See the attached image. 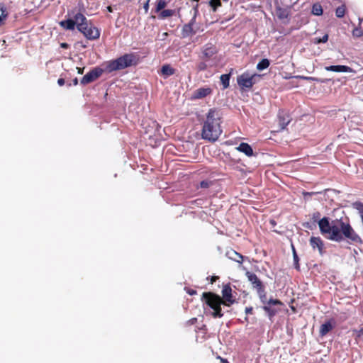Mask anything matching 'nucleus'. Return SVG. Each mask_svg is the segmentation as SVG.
Wrapping results in <instances>:
<instances>
[{
  "label": "nucleus",
  "mask_w": 363,
  "mask_h": 363,
  "mask_svg": "<svg viewBox=\"0 0 363 363\" xmlns=\"http://www.w3.org/2000/svg\"><path fill=\"white\" fill-rule=\"evenodd\" d=\"M318 226L321 234L330 240L337 242L346 241L349 244L361 241L347 217L337 218L331 222L329 218L323 217L319 220Z\"/></svg>",
  "instance_id": "nucleus-1"
},
{
  "label": "nucleus",
  "mask_w": 363,
  "mask_h": 363,
  "mask_svg": "<svg viewBox=\"0 0 363 363\" xmlns=\"http://www.w3.org/2000/svg\"><path fill=\"white\" fill-rule=\"evenodd\" d=\"M136 63L137 58L134 54H125L116 60L108 61L105 69L99 67L93 68L82 78L80 83L82 85H86L99 79L104 72L111 73L114 71L123 69L136 65Z\"/></svg>",
  "instance_id": "nucleus-2"
},
{
  "label": "nucleus",
  "mask_w": 363,
  "mask_h": 363,
  "mask_svg": "<svg viewBox=\"0 0 363 363\" xmlns=\"http://www.w3.org/2000/svg\"><path fill=\"white\" fill-rule=\"evenodd\" d=\"M221 122L220 113L214 108L210 109L203 124L202 138L211 142L216 141L222 133Z\"/></svg>",
  "instance_id": "nucleus-3"
},
{
  "label": "nucleus",
  "mask_w": 363,
  "mask_h": 363,
  "mask_svg": "<svg viewBox=\"0 0 363 363\" xmlns=\"http://www.w3.org/2000/svg\"><path fill=\"white\" fill-rule=\"evenodd\" d=\"M203 301L213 309L212 316L215 318H221L223 313L221 310V304H223L222 298L212 292H204L202 295Z\"/></svg>",
  "instance_id": "nucleus-4"
},
{
  "label": "nucleus",
  "mask_w": 363,
  "mask_h": 363,
  "mask_svg": "<svg viewBox=\"0 0 363 363\" xmlns=\"http://www.w3.org/2000/svg\"><path fill=\"white\" fill-rule=\"evenodd\" d=\"M256 77V74L251 75L248 72H244L242 74L238 76V84L242 90L251 89L255 84V78Z\"/></svg>",
  "instance_id": "nucleus-5"
},
{
  "label": "nucleus",
  "mask_w": 363,
  "mask_h": 363,
  "mask_svg": "<svg viewBox=\"0 0 363 363\" xmlns=\"http://www.w3.org/2000/svg\"><path fill=\"white\" fill-rule=\"evenodd\" d=\"M283 303L279 299L270 298L267 303L263 306L262 308L267 314L269 318H272L279 312V309L276 308V306H282Z\"/></svg>",
  "instance_id": "nucleus-6"
},
{
  "label": "nucleus",
  "mask_w": 363,
  "mask_h": 363,
  "mask_svg": "<svg viewBox=\"0 0 363 363\" xmlns=\"http://www.w3.org/2000/svg\"><path fill=\"white\" fill-rule=\"evenodd\" d=\"M84 29L79 30L81 32L88 40H94L99 39L100 37V30L91 23H87L84 26Z\"/></svg>",
  "instance_id": "nucleus-7"
},
{
  "label": "nucleus",
  "mask_w": 363,
  "mask_h": 363,
  "mask_svg": "<svg viewBox=\"0 0 363 363\" xmlns=\"http://www.w3.org/2000/svg\"><path fill=\"white\" fill-rule=\"evenodd\" d=\"M222 296H223V304L226 306H230V304H233L235 302V300L232 296V289L229 285L223 286L222 289Z\"/></svg>",
  "instance_id": "nucleus-8"
},
{
  "label": "nucleus",
  "mask_w": 363,
  "mask_h": 363,
  "mask_svg": "<svg viewBox=\"0 0 363 363\" xmlns=\"http://www.w3.org/2000/svg\"><path fill=\"white\" fill-rule=\"evenodd\" d=\"M218 52L216 45L212 43H207L202 48L203 60H208Z\"/></svg>",
  "instance_id": "nucleus-9"
},
{
  "label": "nucleus",
  "mask_w": 363,
  "mask_h": 363,
  "mask_svg": "<svg viewBox=\"0 0 363 363\" xmlns=\"http://www.w3.org/2000/svg\"><path fill=\"white\" fill-rule=\"evenodd\" d=\"M72 20H74V27L76 26L78 30L84 29V26L88 23V20L85 16L80 12L74 14Z\"/></svg>",
  "instance_id": "nucleus-10"
},
{
  "label": "nucleus",
  "mask_w": 363,
  "mask_h": 363,
  "mask_svg": "<svg viewBox=\"0 0 363 363\" xmlns=\"http://www.w3.org/2000/svg\"><path fill=\"white\" fill-rule=\"evenodd\" d=\"M212 89L210 87H201L195 90L192 95L193 99H200L210 95Z\"/></svg>",
  "instance_id": "nucleus-11"
},
{
  "label": "nucleus",
  "mask_w": 363,
  "mask_h": 363,
  "mask_svg": "<svg viewBox=\"0 0 363 363\" xmlns=\"http://www.w3.org/2000/svg\"><path fill=\"white\" fill-rule=\"evenodd\" d=\"M278 120L281 129L284 130L291 122V117L289 113L280 111L278 113Z\"/></svg>",
  "instance_id": "nucleus-12"
},
{
  "label": "nucleus",
  "mask_w": 363,
  "mask_h": 363,
  "mask_svg": "<svg viewBox=\"0 0 363 363\" xmlns=\"http://www.w3.org/2000/svg\"><path fill=\"white\" fill-rule=\"evenodd\" d=\"M310 245L313 250L318 249L320 254H323L324 243L320 237H311L310 238Z\"/></svg>",
  "instance_id": "nucleus-13"
},
{
  "label": "nucleus",
  "mask_w": 363,
  "mask_h": 363,
  "mask_svg": "<svg viewBox=\"0 0 363 363\" xmlns=\"http://www.w3.org/2000/svg\"><path fill=\"white\" fill-rule=\"evenodd\" d=\"M325 69L335 72H354L352 68L346 65H330L325 67Z\"/></svg>",
  "instance_id": "nucleus-14"
},
{
  "label": "nucleus",
  "mask_w": 363,
  "mask_h": 363,
  "mask_svg": "<svg viewBox=\"0 0 363 363\" xmlns=\"http://www.w3.org/2000/svg\"><path fill=\"white\" fill-rule=\"evenodd\" d=\"M248 274V279L251 282V284L253 286V288H255L257 291L262 290L264 289V286L261 281V280L257 277L256 274Z\"/></svg>",
  "instance_id": "nucleus-15"
},
{
  "label": "nucleus",
  "mask_w": 363,
  "mask_h": 363,
  "mask_svg": "<svg viewBox=\"0 0 363 363\" xmlns=\"http://www.w3.org/2000/svg\"><path fill=\"white\" fill-rule=\"evenodd\" d=\"M237 150L241 152H243L248 157H250L253 155L252 148L249 144L246 143H241L237 147Z\"/></svg>",
  "instance_id": "nucleus-16"
},
{
  "label": "nucleus",
  "mask_w": 363,
  "mask_h": 363,
  "mask_svg": "<svg viewBox=\"0 0 363 363\" xmlns=\"http://www.w3.org/2000/svg\"><path fill=\"white\" fill-rule=\"evenodd\" d=\"M226 255L231 259L241 264L244 259V257L240 253L235 252L233 250H230L226 252Z\"/></svg>",
  "instance_id": "nucleus-17"
},
{
  "label": "nucleus",
  "mask_w": 363,
  "mask_h": 363,
  "mask_svg": "<svg viewBox=\"0 0 363 363\" xmlns=\"http://www.w3.org/2000/svg\"><path fill=\"white\" fill-rule=\"evenodd\" d=\"M333 328V325L330 321L325 322L320 327L319 335L320 337L325 336Z\"/></svg>",
  "instance_id": "nucleus-18"
},
{
  "label": "nucleus",
  "mask_w": 363,
  "mask_h": 363,
  "mask_svg": "<svg viewBox=\"0 0 363 363\" xmlns=\"http://www.w3.org/2000/svg\"><path fill=\"white\" fill-rule=\"evenodd\" d=\"M233 72V69H231L230 73L222 74L220 77V79L221 84L223 85V89H225L229 87V86H230V77H231V74H232Z\"/></svg>",
  "instance_id": "nucleus-19"
},
{
  "label": "nucleus",
  "mask_w": 363,
  "mask_h": 363,
  "mask_svg": "<svg viewBox=\"0 0 363 363\" xmlns=\"http://www.w3.org/2000/svg\"><path fill=\"white\" fill-rule=\"evenodd\" d=\"M61 27L66 30H73L74 29V23L72 18H69L60 22Z\"/></svg>",
  "instance_id": "nucleus-20"
},
{
  "label": "nucleus",
  "mask_w": 363,
  "mask_h": 363,
  "mask_svg": "<svg viewBox=\"0 0 363 363\" xmlns=\"http://www.w3.org/2000/svg\"><path fill=\"white\" fill-rule=\"evenodd\" d=\"M0 26L3 25L7 18L9 13L6 11V7L4 3H0Z\"/></svg>",
  "instance_id": "nucleus-21"
},
{
  "label": "nucleus",
  "mask_w": 363,
  "mask_h": 363,
  "mask_svg": "<svg viewBox=\"0 0 363 363\" xmlns=\"http://www.w3.org/2000/svg\"><path fill=\"white\" fill-rule=\"evenodd\" d=\"M175 73V69L169 65H164L161 69V74L164 77H169Z\"/></svg>",
  "instance_id": "nucleus-22"
},
{
  "label": "nucleus",
  "mask_w": 363,
  "mask_h": 363,
  "mask_svg": "<svg viewBox=\"0 0 363 363\" xmlns=\"http://www.w3.org/2000/svg\"><path fill=\"white\" fill-rule=\"evenodd\" d=\"M158 18L160 19H165L171 17L174 14V10L172 9H163L159 12Z\"/></svg>",
  "instance_id": "nucleus-23"
},
{
  "label": "nucleus",
  "mask_w": 363,
  "mask_h": 363,
  "mask_svg": "<svg viewBox=\"0 0 363 363\" xmlns=\"http://www.w3.org/2000/svg\"><path fill=\"white\" fill-rule=\"evenodd\" d=\"M167 5V3L165 0H157L155 4V12L159 13L162 10H163Z\"/></svg>",
  "instance_id": "nucleus-24"
},
{
  "label": "nucleus",
  "mask_w": 363,
  "mask_h": 363,
  "mask_svg": "<svg viewBox=\"0 0 363 363\" xmlns=\"http://www.w3.org/2000/svg\"><path fill=\"white\" fill-rule=\"evenodd\" d=\"M312 13L315 16H320L323 14V8L319 3H315L313 5Z\"/></svg>",
  "instance_id": "nucleus-25"
},
{
  "label": "nucleus",
  "mask_w": 363,
  "mask_h": 363,
  "mask_svg": "<svg viewBox=\"0 0 363 363\" xmlns=\"http://www.w3.org/2000/svg\"><path fill=\"white\" fill-rule=\"evenodd\" d=\"M269 61L268 59H262L257 65L258 70H263L269 66Z\"/></svg>",
  "instance_id": "nucleus-26"
},
{
  "label": "nucleus",
  "mask_w": 363,
  "mask_h": 363,
  "mask_svg": "<svg viewBox=\"0 0 363 363\" xmlns=\"http://www.w3.org/2000/svg\"><path fill=\"white\" fill-rule=\"evenodd\" d=\"M346 11V7L345 5H341L338 6L335 10V15L337 18H342Z\"/></svg>",
  "instance_id": "nucleus-27"
},
{
  "label": "nucleus",
  "mask_w": 363,
  "mask_h": 363,
  "mask_svg": "<svg viewBox=\"0 0 363 363\" xmlns=\"http://www.w3.org/2000/svg\"><path fill=\"white\" fill-rule=\"evenodd\" d=\"M261 302L265 306L267 303V294L265 289L257 291Z\"/></svg>",
  "instance_id": "nucleus-28"
},
{
  "label": "nucleus",
  "mask_w": 363,
  "mask_h": 363,
  "mask_svg": "<svg viewBox=\"0 0 363 363\" xmlns=\"http://www.w3.org/2000/svg\"><path fill=\"white\" fill-rule=\"evenodd\" d=\"M353 206H354V208L358 211V212L360 215V217H361L362 220H363V203L360 202V201H357V202L354 203Z\"/></svg>",
  "instance_id": "nucleus-29"
},
{
  "label": "nucleus",
  "mask_w": 363,
  "mask_h": 363,
  "mask_svg": "<svg viewBox=\"0 0 363 363\" xmlns=\"http://www.w3.org/2000/svg\"><path fill=\"white\" fill-rule=\"evenodd\" d=\"M209 6L211 7L213 11H216L217 9L221 6L220 0H210Z\"/></svg>",
  "instance_id": "nucleus-30"
},
{
  "label": "nucleus",
  "mask_w": 363,
  "mask_h": 363,
  "mask_svg": "<svg viewBox=\"0 0 363 363\" xmlns=\"http://www.w3.org/2000/svg\"><path fill=\"white\" fill-rule=\"evenodd\" d=\"M301 78L308 81H315L320 83H326L330 81L328 79H319L313 77H301Z\"/></svg>",
  "instance_id": "nucleus-31"
},
{
  "label": "nucleus",
  "mask_w": 363,
  "mask_h": 363,
  "mask_svg": "<svg viewBox=\"0 0 363 363\" xmlns=\"http://www.w3.org/2000/svg\"><path fill=\"white\" fill-rule=\"evenodd\" d=\"M206 61L207 60H203V61H201L196 65V69L198 72H202L207 69L208 65L206 64Z\"/></svg>",
  "instance_id": "nucleus-32"
},
{
  "label": "nucleus",
  "mask_w": 363,
  "mask_h": 363,
  "mask_svg": "<svg viewBox=\"0 0 363 363\" xmlns=\"http://www.w3.org/2000/svg\"><path fill=\"white\" fill-rule=\"evenodd\" d=\"M213 184V182L209 180H203L201 181L199 184V186H198V188L200 187L201 189H208Z\"/></svg>",
  "instance_id": "nucleus-33"
},
{
  "label": "nucleus",
  "mask_w": 363,
  "mask_h": 363,
  "mask_svg": "<svg viewBox=\"0 0 363 363\" xmlns=\"http://www.w3.org/2000/svg\"><path fill=\"white\" fill-rule=\"evenodd\" d=\"M352 35L354 37L359 38L363 35V30L360 28H355L352 30Z\"/></svg>",
  "instance_id": "nucleus-34"
},
{
  "label": "nucleus",
  "mask_w": 363,
  "mask_h": 363,
  "mask_svg": "<svg viewBox=\"0 0 363 363\" xmlns=\"http://www.w3.org/2000/svg\"><path fill=\"white\" fill-rule=\"evenodd\" d=\"M294 264H295L296 269L300 270L299 265H298V255H296L294 249Z\"/></svg>",
  "instance_id": "nucleus-35"
},
{
  "label": "nucleus",
  "mask_w": 363,
  "mask_h": 363,
  "mask_svg": "<svg viewBox=\"0 0 363 363\" xmlns=\"http://www.w3.org/2000/svg\"><path fill=\"white\" fill-rule=\"evenodd\" d=\"M320 213L318 211L313 213L312 215V219H313V222L318 221V223L319 220H320Z\"/></svg>",
  "instance_id": "nucleus-36"
},
{
  "label": "nucleus",
  "mask_w": 363,
  "mask_h": 363,
  "mask_svg": "<svg viewBox=\"0 0 363 363\" xmlns=\"http://www.w3.org/2000/svg\"><path fill=\"white\" fill-rule=\"evenodd\" d=\"M353 333L355 335V338H359L362 335H363V328H361L359 330H353Z\"/></svg>",
  "instance_id": "nucleus-37"
},
{
  "label": "nucleus",
  "mask_w": 363,
  "mask_h": 363,
  "mask_svg": "<svg viewBox=\"0 0 363 363\" xmlns=\"http://www.w3.org/2000/svg\"><path fill=\"white\" fill-rule=\"evenodd\" d=\"M315 40H316V43H326L328 40V35L325 34L321 38H318V39L316 38Z\"/></svg>",
  "instance_id": "nucleus-38"
},
{
  "label": "nucleus",
  "mask_w": 363,
  "mask_h": 363,
  "mask_svg": "<svg viewBox=\"0 0 363 363\" xmlns=\"http://www.w3.org/2000/svg\"><path fill=\"white\" fill-rule=\"evenodd\" d=\"M149 4H150V0H147L146 2L143 5V9L145 10V13H147V12H148Z\"/></svg>",
  "instance_id": "nucleus-39"
},
{
  "label": "nucleus",
  "mask_w": 363,
  "mask_h": 363,
  "mask_svg": "<svg viewBox=\"0 0 363 363\" xmlns=\"http://www.w3.org/2000/svg\"><path fill=\"white\" fill-rule=\"evenodd\" d=\"M192 30V27L191 24H186L184 26V31L191 32Z\"/></svg>",
  "instance_id": "nucleus-40"
},
{
  "label": "nucleus",
  "mask_w": 363,
  "mask_h": 363,
  "mask_svg": "<svg viewBox=\"0 0 363 363\" xmlns=\"http://www.w3.org/2000/svg\"><path fill=\"white\" fill-rule=\"evenodd\" d=\"M252 312H253V308L252 307L250 306V307H246L245 308V313L247 315L252 314Z\"/></svg>",
  "instance_id": "nucleus-41"
},
{
  "label": "nucleus",
  "mask_w": 363,
  "mask_h": 363,
  "mask_svg": "<svg viewBox=\"0 0 363 363\" xmlns=\"http://www.w3.org/2000/svg\"><path fill=\"white\" fill-rule=\"evenodd\" d=\"M65 81L63 78H59L58 80H57V84L62 86L65 84Z\"/></svg>",
  "instance_id": "nucleus-42"
},
{
  "label": "nucleus",
  "mask_w": 363,
  "mask_h": 363,
  "mask_svg": "<svg viewBox=\"0 0 363 363\" xmlns=\"http://www.w3.org/2000/svg\"><path fill=\"white\" fill-rule=\"evenodd\" d=\"M60 47H61L62 48H64V49H67V48H69V44H67V43H62L60 44Z\"/></svg>",
  "instance_id": "nucleus-43"
},
{
  "label": "nucleus",
  "mask_w": 363,
  "mask_h": 363,
  "mask_svg": "<svg viewBox=\"0 0 363 363\" xmlns=\"http://www.w3.org/2000/svg\"><path fill=\"white\" fill-rule=\"evenodd\" d=\"M77 69L78 74H83L84 70V67H77Z\"/></svg>",
  "instance_id": "nucleus-44"
},
{
  "label": "nucleus",
  "mask_w": 363,
  "mask_h": 363,
  "mask_svg": "<svg viewBox=\"0 0 363 363\" xmlns=\"http://www.w3.org/2000/svg\"><path fill=\"white\" fill-rule=\"evenodd\" d=\"M314 194H315L314 192H303L304 196H311Z\"/></svg>",
  "instance_id": "nucleus-45"
},
{
  "label": "nucleus",
  "mask_w": 363,
  "mask_h": 363,
  "mask_svg": "<svg viewBox=\"0 0 363 363\" xmlns=\"http://www.w3.org/2000/svg\"><path fill=\"white\" fill-rule=\"evenodd\" d=\"M73 84L75 85V86L78 84V79H77V78H75L73 80Z\"/></svg>",
  "instance_id": "nucleus-46"
},
{
  "label": "nucleus",
  "mask_w": 363,
  "mask_h": 363,
  "mask_svg": "<svg viewBox=\"0 0 363 363\" xmlns=\"http://www.w3.org/2000/svg\"><path fill=\"white\" fill-rule=\"evenodd\" d=\"M197 319L196 318L191 319L189 321L191 323V324H194L195 322H196Z\"/></svg>",
  "instance_id": "nucleus-47"
},
{
  "label": "nucleus",
  "mask_w": 363,
  "mask_h": 363,
  "mask_svg": "<svg viewBox=\"0 0 363 363\" xmlns=\"http://www.w3.org/2000/svg\"><path fill=\"white\" fill-rule=\"evenodd\" d=\"M107 10L109 11V12H112L113 11V9H112V7L111 6H108L107 7Z\"/></svg>",
  "instance_id": "nucleus-48"
},
{
  "label": "nucleus",
  "mask_w": 363,
  "mask_h": 363,
  "mask_svg": "<svg viewBox=\"0 0 363 363\" xmlns=\"http://www.w3.org/2000/svg\"><path fill=\"white\" fill-rule=\"evenodd\" d=\"M189 294L191 295H193V294H196V291L191 290V291H189Z\"/></svg>",
  "instance_id": "nucleus-49"
},
{
  "label": "nucleus",
  "mask_w": 363,
  "mask_h": 363,
  "mask_svg": "<svg viewBox=\"0 0 363 363\" xmlns=\"http://www.w3.org/2000/svg\"><path fill=\"white\" fill-rule=\"evenodd\" d=\"M221 363H228L226 359H221Z\"/></svg>",
  "instance_id": "nucleus-50"
}]
</instances>
